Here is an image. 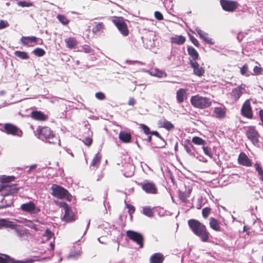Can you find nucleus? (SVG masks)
<instances>
[{
  "label": "nucleus",
  "instance_id": "obj_1",
  "mask_svg": "<svg viewBox=\"0 0 263 263\" xmlns=\"http://www.w3.org/2000/svg\"><path fill=\"white\" fill-rule=\"evenodd\" d=\"M188 224L193 233L198 236L202 241H209L210 234L204 224L198 220L193 219L188 221Z\"/></svg>",
  "mask_w": 263,
  "mask_h": 263
},
{
  "label": "nucleus",
  "instance_id": "obj_2",
  "mask_svg": "<svg viewBox=\"0 0 263 263\" xmlns=\"http://www.w3.org/2000/svg\"><path fill=\"white\" fill-rule=\"evenodd\" d=\"M36 133L39 138L43 141L44 140H48L49 143L54 144L57 141H60L58 138L55 136L53 132L48 127H39L36 129Z\"/></svg>",
  "mask_w": 263,
  "mask_h": 263
},
{
  "label": "nucleus",
  "instance_id": "obj_3",
  "mask_svg": "<svg viewBox=\"0 0 263 263\" xmlns=\"http://www.w3.org/2000/svg\"><path fill=\"white\" fill-rule=\"evenodd\" d=\"M191 103L194 107L199 109L209 107L212 104L210 99L199 95L192 96L191 99Z\"/></svg>",
  "mask_w": 263,
  "mask_h": 263
},
{
  "label": "nucleus",
  "instance_id": "obj_4",
  "mask_svg": "<svg viewBox=\"0 0 263 263\" xmlns=\"http://www.w3.org/2000/svg\"><path fill=\"white\" fill-rule=\"evenodd\" d=\"M111 21L123 36H126L128 35L129 31L125 23V20L123 17L112 16Z\"/></svg>",
  "mask_w": 263,
  "mask_h": 263
},
{
  "label": "nucleus",
  "instance_id": "obj_5",
  "mask_svg": "<svg viewBox=\"0 0 263 263\" xmlns=\"http://www.w3.org/2000/svg\"><path fill=\"white\" fill-rule=\"evenodd\" d=\"M20 210L24 212L33 215H37L41 212L40 208L36 206L31 201L21 204Z\"/></svg>",
  "mask_w": 263,
  "mask_h": 263
},
{
  "label": "nucleus",
  "instance_id": "obj_6",
  "mask_svg": "<svg viewBox=\"0 0 263 263\" xmlns=\"http://www.w3.org/2000/svg\"><path fill=\"white\" fill-rule=\"evenodd\" d=\"M2 131L8 135H11L19 137H22L23 134L22 131L20 128L10 123L5 124L4 126V129H2Z\"/></svg>",
  "mask_w": 263,
  "mask_h": 263
},
{
  "label": "nucleus",
  "instance_id": "obj_7",
  "mask_svg": "<svg viewBox=\"0 0 263 263\" xmlns=\"http://www.w3.org/2000/svg\"><path fill=\"white\" fill-rule=\"evenodd\" d=\"M11 229L14 230L16 235L21 240L28 239L30 234L29 231L22 226H18L14 222V228Z\"/></svg>",
  "mask_w": 263,
  "mask_h": 263
},
{
  "label": "nucleus",
  "instance_id": "obj_8",
  "mask_svg": "<svg viewBox=\"0 0 263 263\" xmlns=\"http://www.w3.org/2000/svg\"><path fill=\"white\" fill-rule=\"evenodd\" d=\"M51 190V194L58 198H64L68 195V192L66 189L55 184L52 185Z\"/></svg>",
  "mask_w": 263,
  "mask_h": 263
},
{
  "label": "nucleus",
  "instance_id": "obj_9",
  "mask_svg": "<svg viewBox=\"0 0 263 263\" xmlns=\"http://www.w3.org/2000/svg\"><path fill=\"white\" fill-rule=\"evenodd\" d=\"M143 191L146 193L155 194L157 193V189L155 184L152 181H149L147 180H144L142 182L139 183Z\"/></svg>",
  "mask_w": 263,
  "mask_h": 263
},
{
  "label": "nucleus",
  "instance_id": "obj_10",
  "mask_svg": "<svg viewBox=\"0 0 263 263\" xmlns=\"http://www.w3.org/2000/svg\"><path fill=\"white\" fill-rule=\"evenodd\" d=\"M246 136L254 145L258 146L259 135L254 127H249L246 132Z\"/></svg>",
  "mask_w": 263,
  "mask_h": 263
},
{
  "label": "nucleus",
  "instance_id": "obj_11",
  "mask_svg": "<svg viewBox=\"0 0 263 263\" xmlns=\"http://www.w3.org/2000/svg\"><path fill=\"white\" fill-rule=\"evenodd\" d=\"M126 235L130 239L139 245L140 248L143 247V237L140 233L128 230L126 232Z\"/></svg>",
  "mask_w": 263,
  "mask_h": 263
},
{
  "label": "nucleus",
  "instance_id": "obj_12",
  "mask_svg": "<svg viewBox=\"0 0 263 263\" xmlns=\"http://www.w3.org/2000/svg\"><path fill=\"white\" fill-rule=\"evenodd\" d=\"M61 204L65 213L62 219L66 222H71L74 220L75 215L68 204L65 202L62 203Z\"/></svg>",
  "mask_w": 263,
  "mask_h": 263
},
{
  "label": "nucleus",
  "instance_id": "obj_13",
  "mask_svg": "<svg viewBox=\"0 0 263 263\" xmlns=\"http://www.w3.org/2000/svg\"><path fill=\"white\" fill-rule=\"evenodd\" d=\"M241 113L243 117L249 119L253 118V113L250 100H247L242 105Z\"/></svg>",
  "mask_w": 263,
  "mask_h": 263
},
{
  "label": "nucleus",
  "instance_id": "obj_14",
  "mask_svg": "<svg viewBox=\"0 0 263 263\" xmlns=\"http://www.w3.org/2000/svg\"><path fill=\"white\" fill-rule=\"evenodd\" d=\"M220 2L223 9L227 11L233 12L238 7V3L235 1L220 0Z\"/></svg>",
  "mask_w": 263,
  "mask_h": 263
},
{
  "label": "nucleus",
  "instance_id": "obj_15",
  "mask_svg": "<svg viewBox=\"0 0 263 263\" xmlns=\"http://www.w3.org/2000/svg\"><path fill=\"white\" fill-rule=\"evenodd\" d=\"M245 86L241 84L232 89L231 92V97L235 101H237L245 93Z\"/></svg>",
  "mask_w": 263,
  "mask_h": 263
},
{
  "label": "nucleus",
  "instance_id": "obj_16",
  "mask_svg": "<svg viewBox=\"0 0 263 263\" xmlns=\"http://www.w3.org/2000/svg\"><path fill=\"white\" fill-rule=\"evenodd\" d=\"M195 30L199 34L200 37L207 44L210 45H214L215 44V42L213 40V39L208 36V33L201 30L198 27L196 28Z\"/></svg>",
  "mask_w": 263,
  "mask_h": 263
},
{
  "label": "nucleus",
  "instance_id": "obj_17",
  "mask_svg": "<svg viewBox=\"0 0 263 263\" xmlns=\"http://www.w3.org/2000/svg\"><path fill=\"white\" fill-rule=\"evenodd\" d=\"M190 63L191 67L193 68L194 73L196 76L201 77L203 74L204 69L202 67H200L196 61H191Z\"/></svg>",
  "mask_w": 263,
  "mask_h": 263
},
{
  "label": "nucleus",
  "instance_id": "obj_18",
  "mask_svg": "<svg viewBox=\"0 0 263 263\" xmlns=\"http://www.w3.org/2000/svg\"><path fill=\"white\" fill-rule=\"evenodd\" d=\"M238 161L240 164L247 167L251 166L252 165L251 160L245 153L240 154L238 158Z\"/></svg>",
  "mask_w": 263,
  "mask_h": 263
},
{
  "label": "nucleus",
  "instance_id": "obj_19",
  "mask_svg": "<svg viewBox=\"0 0 263 263\" xmlns=\"http://www.w3.org/2000/svg\"><path fill=\"white\" fill-rule=\"evenodd\" d=\"M37 37L35 36H23L21 39V42L24 45L28 46H33L36 44Z\"/></svg>",
  "mask_w": 263,
  "mask_h": 263
},
{
  "label": "nucleus",
  "instance_id": "obj_20",
  "mask_svg": "<svg viewBox=\"0 0 263 263\" xmlns=\"http://www.w3.org/2000/svg\"><path fill=\"white\" fill-rule=\"evenodd\" d=\"M192 192V188L190 186H185V191L179 190V197L180 200L183 202H185L187 198L189 197Z\"/></svg>",
  "mask_w": 263,
  "mask_h": 263
},
{
  "label": "nucleus",
  "instance_id": "obj_21",
  "mask_svg": "<svg viewBox=\"0 0 263 263\" xmlns=\"http://www.w3.org/2000/svg\"><path fill=\"white\" fill-rule=\"evenodd\" d=\"M95 25L92 29V31L96 35H100L105 29V26L102 22L95 23Z\"/></svg>",
  "mask_w": 263,
  "mask_h": 263
},
{
  "label": "nucleus",
  "instance_id": "obj_22",
  "mask_svg": "<svg viewBox=\"0 0 263 263\" xmlns=\"http://www.w3.org/2000/svg\"><path fill=\"white\" fill-rule=\"evenodd\" d=\"M2 202L5 203L0 205V209L11 206L13 204V200L11 196L6 195L2 200Z\"/></svg>",
  "mask_w": 263,
  "mask_h": 263
},
{
  "label": "nucleus",
  "instance_id": "obj_23",
  "mask_svg": "<svg viewBox=\"0 0 263 263\" xmlns=\"http://www.w3.org/2000/svg\"><path fill=\"white\" fill-rule=\"evenodd\" d=\"M214 113L216 118L222 119L226 116V109L224 107H215L214 109Z\"/></svg>",
  "mask_w": 263,
  "mask_h": 263
},
{
  "label": "nucleus",
  "instance_id": "obj_24",
  "mask_svg": "<svg viewBox=\"0 0 263 263\" xmlns=\"http://www.w3.org/2000/svg\"><path fill=\"white\" fill-rule=\"evenodd\" d=\"M164 260V256L160 253H156L152 255L149 259L151 263H162Z\"/></svg>",
  "mask_w": 263,
  "mask_h": 263
},
{
  "label": "nucleus",
  "instance_id": "obj_25",
  "mask_svg": "<svg viewBox=\"0 0 263 263\" xmlns=\"http://www.w3.org/2000/svg\"><path fill=\"white\" fill-rule=\"evenodd\" d=\"M176 98L177 101L179 103H182L187 98L186 91L185 89L180 88L176 92Z\"/></svg>",
  "mask_w": 263,
  "mask_h": 263
},
{
  "label": "nucleus",
  "instance_id": "obj_26",
  "mask_svg": "<svg viewBox=\"0 0 263 263\" xmlns=\"http://www.w3.org/2000/svg\"><path fill=\"white\" fill-rule=\"evenodd\" d=\"M31 117L35 120L45 121L47 119V116L40 111H34L31 112Z\"/></svg>",
  "mask_w": 263,
  "mask_h": 263
},
{
  "label": "nucleus",
  "instance_id": "obj_27",
  "mask_svg": "<svg viewBox=\"0 0 263 263\" xmlns=\"http://www.w3.org/2000/svg\"><path fill=\"white\" fill-rule=\"evenodd\" d=\"M119 138L124 143H128L130 141L132 137L130 133L122 131L119 133Z\"/></svg>",
  "mask_w": 263,
  "mask_h": 263
},
{
  "label": "nucleus",
  "instance_id": "obj_28",
  "mask_svg": "<svg viewBox=\"0 0 263 263\" xmlns=\"http://www.w3.org/2000/svg\"><path fill=\"white\" fill-rule=\"evenodd\" d=\"M159 125L167 130H172L174 128V125L170 121L163 119L159 121Z\"/></svg>",
  "mask_w": 263,
  "mask_h": 263
},
{
  "label": "nucleus",
  "instance_id": "obj_29",
  "mask_svg": "<svg viewBox=\"0 0 263 263\" xmlns=\"http://www.w3.org/2000/svg\"><path fill=\"white\" fill-rule=\"evenodd\" d=\"M14 228V222L5 219H0V229L3 228Z\"/></svg>",
  "mask_w": 263,
  "mask_h": 263
},
{
  "label": "nucleus",
  "instance_id": "obj_30",
  "mask_svg": "<svg viewBox=\"0 0 263 263\" xmlns=\"http://www.w3.org/2000/svg\"><path fill=\"white\" fill-rule=\"evenodd\" d=\"M185 37L182 35H175L171 38L172 43H175L177 45H182L185 42Z\"/></svg>",
  "mask_w": 263,
  "mask_h": 263
},
{
  "label": "nucleus",
  "instance_id": "obj_31",
  "mask_svg": "<svg viewBox=\"0 0 263 263\" xmlns=\"http://www.w3.org/2000/svg\"><path fill=\"white\" fill-rule=\"evenodd\" d=\"M146 72L152 76H155L158 78H163L166 76V74L165 72L160 70L158 69H155L153 70H146Z\"/></svg>",
  "mask_w": 263,
  "mask_h": 263
},
{
  "label": "nucleus",
  "instance_id": "obj_32",
  "mask_svg": "<svg viewBox=\"0 0 263 263\" xmlns=\"http://www.w3.org/2000/svg\"><path fill=\"white\" fill-rule=\"evenodd\" d=\"M187 52L190 56L192 58V60H190V61H196L198 59L199 57L198 53L192 46L188 47Z\"/></svg>",
  "mask_w": 263,
  "mask_h": 263
},
{
  "label": "nucleus",
  "instance_id": "obj_33",
  "mask_svg": "<svg viewBox=\"0 0 263 263\" xmlns=\"http://www.w3.org/2000/svg\"><path fill=\"white\" fill-rule=\"evenodd\" d=\"M67 47L72 49L77 45V41L74 37H70L65 40Z\"/></svg>",
  "mask_w": 263,
  "mask_h": 263
},
{
  "label": "nucleus",
  "instance_id": "obj_34",
  "mask_svg": "<svg viewBox=\"0 0 263 263\" xmlns=\"http://www.w3.org/2000/svg\"><path fill=\"white\" fill-rule=\"evenodd\" d=\"M210 225L211 228L216 231H220V227L219 225V223L216 219L211 217L210 219Z\"/></svg>",
  "mask_w": 263,
  "mask_h": 263
},
{
  "label": "nucleus",
  "instance_id": "obj_35",
  "mask_svg": "<svg viewBox=\"0 0 263 263\" xmlns=\"http://www.w3.org/2000/svg\"><path fill=\"white\" fill-rule=\"evenodd\" d=\"M184 147L186 153L191 156L195 157V148L188 142L187 144H184Z\"/></svg>",
  "mask_w": 263,
  "mask_h": 263
},
{
  "label": "nucleus",
  "instance_id": "obj_36",
  "mask_svg": "<svg viewBox=\"0 0 263 263\" xmlns=\"http://www.w3.org/2000/svg\"><path fill=\"white\" fill-rule=\"evenodd\" d=\"M101 159V156L100 155V154L98 153H97L94 157L91 164H90V167H95L97 168L99 164L100 163Z\"/></svg>",
  "mask_w": 263,
  "mask_h": 263
},
{
  "label": "nucleus",
  "instance_id": "obj_37",
  "mask_svg": "<svg viewBox=\"0 0 263 263\" xmlns=\"http://www.w3.org/2000/svg\"><path fill=\"white\" fill-rule=\"evenodd\" d=\"M254 167H255L256 171L258 173V176L259 177V179H260V180H261L263 182V169H262V167L261 166L260 164L257 162L255 163Z\"/></svg>",
  "mask_w": 263,
  "mask_h": 263
},
{
  "label": "nucleus",
  "instance_id": "obj_38",
  "mask_svg": "<svg viewBox=\"0 0 263 263\" xmlns=\"http://www.w3.org/2000/svg\"><path fill=\"white\" fill-rule=\"evenodd\" d=\"M142 213L148 217H152L154 216V212L153 211V209L150 206H144L142 209Z\"/></svg>",
  "mask_w": 263,
  "mask_h": 263
},
{
  "label": "nucleus",
  "instance_id": "obj_39",
  "mask_svg": "<svg viewBox=\"0 0 263 263\" xmlns=\"http://www.w3.org/2000/svg\"><path fill=\"white\" fill-rule=\"evenodd\" d=\"M14 54L16 57L23 60H27L29 58L28 53L24 51H16Z\"/></svg>",
  "mask_w": 263,
  "mask_h": 263
},
{
  "label": "nucleus",
  "instance_id": "obj_40",
  "mask_svg": "<svg viewBox=\"0 0 263 263\" xmlns=\"http://www.w3.org/2000/svg\"><path fill=\"white\" fill-rule=\"evenodd\" d=\"M192 141L195 144L199 145L204 146L206 144L205 141L199 137H194L192 138Z\"/></svg>",
  "mask_w": 263,
  "mask_h": 263
},
{
  "label": "nucleus",
  "instance_id": "obj_41",
  "mask_svg": "<svg viewBox=\"0 0 263 263\" xmlns=\"http://www.w3.org/2000/svg\"><path fill=\"white\" fill-rule=\"evenodd\" d=\"M57 17L60 22L64 25H67L69 22V21L67 18V17L63 15L58 14Z\"/></svg>",
  "mask_w": 263,
  "mask_h": 263
},
{
  "label": "nucleus",
  "instance_id": "obj_42",
  "mask_svg": "<svg viewBox=\"0 0 263 263\" xmlns=\"http://www.w3.org/2000/svg\"><path fill=\"white\" fill-rule=\"evenodd\" d=\"M20 222L25 223V225L29 228L36 230V226L30 220L25 219L23 221H20Z\"/></svg>",
  "mask_w": 263,
  "mask_h": 263
},
{
  "label": "nucleus",
  "instance_id": "obj_43",
  "mask_svg": "<svg viewBox=\"0 0 263 263\" xmlns=\"http://www.w3.org/2000/svg\"><path fill=\"white\" fill-rule=\"evenodd\" d=\"M33 53L37 57H42L45 54V51L42 48H37L33 51Z\"/></svg>",
  "mask_w": 263,
  "mask_h": 263
},
{
  "label": "nucleus",
  "instance_id": "obj_44",
  "mask_svg": "<svg viewBox=\"0 0 263 263\" xmlns=\"http://www.w3.org/2000/svg\"><path fill=\"white\" fill-rule=\"evenodd\" d=\"M17 5L22 7H29L33 6V4L27 1H20L17 3Z\"/></svg>",
  "mask_w": 263,
  "mask_h": 263
},
{
  "label": "nucleus",
  "instance_id": "obj_45",
  "mask_svg": "<svg viewBox=\"0 0 263 263\" xmlns=\"http://www.w3.org/2000/svg\"><path fill=\"white\" fill-rule=\"evenodd\" d=\"M202 149L203 150V152L206 156H209L210 158L212 157L213 154L211 151V148L208 146H205L204 145L203 146Z\"/></svg>",
  "mask_w": 263,
  "mask_h": 263
},
{
  "label": "nucleus",
  "instance_id": "obj_46",
  "mask_svg": "<svg viewBox=\"0 0 263 263\" xmlns=\"http://www.w3.org/2000/svg\"><path fill=\"white\" fill-rule=\"evenodd\" d=\"M240 73L242 75L246 76H249L248 73V66L246 64L244 65L240 69Z\"/></svg>",
  "mask_w": 263,
  "mask_h": 263
},
{
  "label": "nucleus",
  "instance_id": "obj_47",
  "mask_svg": "<svg viewBox=\"0 0 263 263\" xmlns=\"http://www.w3.org/2000/svg\"><path fill=\"white\" fill-rule=\"evenodd\" d=\"M140 126L145 134L149 135L151 134L150 129L148 126L143 124H141Z\"/></svg>",
  "mask_w": 263,
  "mask_h": 263
},
{
  "label": "nucleus",
  "instance_id": "obj_48",
  "mask_svg": "<svg viewBox=\"0 0 263 263\" xmlns=\"http://www.w3.org/2000/svg\"><path fill=\"white\" fill-rule=\"evenodd\" d=\"M82 51L85 53H91L92 50L89 46L85 45L82 46Z\"/></svg>",
  "mask_w": 263,
  "mask_h": 263
},
{
  "label": "nucleus",
  "instance_id": "obj_49",
  "mask_svg": "<svg viewBox=\"0 0 263 263\" xmlns=\"http://www.w3.org/2000/svg\"><path fill=\"white\" fill-rule=\"evenodd\" d=\"M210 213V209L209 208H205L202 210V216L204 218H207Z\"/></svg>",
  "mask_w": 263,
  "mask_h": 263
},
{
  "label": "nucleus",
  "instance_id": "obj_50",
  "mask_svg": "<svg viewBox=\"0 0 263 263\" xmlns=\"http://www.w3.org/2000/svg\"><path fill=\"white\" fill-rule=\"evenodd\" d=\"M9 26V24L7 21L1 20L0 21V29H4Z\"/></svg>",
  "mask_w": 263,
  "mask_h": 263
},
{
  "label": "nucleus",
  "instance_id": "obj_51",
  "mask_svg": "<svg viewBox=\"0 0 263 263\" xmlns=\"http://www.w3.org/2000/svg\"><path fill=\"white\" fill-rule=\"evenodd\" d=\"M53 235V233L48 229H47L44 234V236L46 237L48 239H50Z\"/></svg>",
  "mask_w": 263,
  "mask_h": 263
},
{
  "label": "nucleus",
  "instance_id": "obj_52",
  "mask_svg": "<svg viewBox=\"0 0 263 263\" xmlns=\"http://www.w3.org/2000/svg\"><path fill=\"white\" fill-rule=\"evenodd\" d=\"M81 255V251L80 250H78L76 251L74 253H70L68 257V258H77Z\"/></svg>",
  "mask_w": 263,
  "mask_h": 263
},
{
  "label": "nucleus",
  "instance_id": "obj_53",
  "mask_svg": "<svg viewBox=\"0 0 263 263\" xmlns=\"http://www.w3.org/2000/svg\"><path fill=\"white\" fill-rule=\"evenodd\" d=\"M96 97L100 100H103L105 99V95L101 92H98L95 94Z\"/></svg>",
  "mask_w": 263,
  "mask_h": 263
},
{
  "label": "nucleus",
  "instance_id": "obj_54",
  "mask_svg": "<svg viewBox=\"0 0 263 263\" xmlns=\"http://www.w3.org/2000/svg\"><path fill=\"white\" fill-rule=\"evenodd\" d=\"M154 15H155V18L156 19H157L158 20L161 21V20H163V15L159 11H155Z\"/></svg>",
  "mask_w": 263,
  "mask_h": 263
},
{
  "label": "nucleus",
  "instance_id": "obj_55",
  "mask_svg": "<svg viewBox=\"0 0 263 263\" xmlns=\"http://www.w3.org/2000/svg\"><path fill=\"white\" fill-rule=\"evenodd\" d=\"M15 179V177L13 176H4L3 178V181L4 182H10L11 181H14Z\"/></svg>",
  "mask_w": 263,
  "mask_h": 263
},
{
  "label": "nucleus",
  "instance_id": "obj_56",
  "mask_svg": "<svg viewBox=\"0 0 263 263\" xmlns=\"http://www.w3.org/2000/svg\"><path fill=\"white\" fill-rule=\"evenodd\" d=\"M253 71L256 74H259L262 73L263 69L261 67L255 66L254 67Z\"/></svg>",
  "mask_w": 263,
  "mask_h": 263
},
{
  "label": "nucleus",
  "instance_id": "obj_57",
  "mask_svg": "<svg viewBox=\"0 0 263 263\" xmlns=\"http://www.w3.org/2000/svg\"><path fill=\"white\" fill-rule=\"evenodd\" d=\"M126 207L128 209V213L130 215L134 213L135 209L134 206L130 204H126Z\"/></svg>",
  "mask_w": 263,
  "mask_h": 263
},
{
  "label": "nucleus",
  "instance_id": "obj_58",
  "mask_svg": "<svg viewBox=\"0 0 263 263\" xmlns=\"http://www.w3.org/2000/svg\"><path fill=\"white\" fill-rule=\"evenodd\" d=\"M191 41L194 44V45L197 47H199V44L198 40L193 36L190 37Z\"/></svg>",
  "mask_w": 263,
  "mask_h": 263
},
{
  "label": "nucleus",
  "instance_id": "obj_59",
  "mask_svg": "<svg viewBox=\"0 0 263 263\" xmlns=\"http://www.w3.org/2000/svg\"><path fill=\"white\" fill-rule=\"evenodd\" d=\"M84 142L86 145H90L92 143V139L89 137H86L84 140Z\"/></svg>",
  "mask_w": 263,
  "mask_h": 263
},
{
  "label": "nucleus",
  "instance_id": "obj_60",
  "mask_svg": "<svg viewBox=\"0 0 263 263\" xmlns=\"http://www.w3.org/2000/svg\"><path fill=\"white\" fill-rule=\"evenodd\" d=\"M37 167L36 164H33L29 166V169L27 171V173H30L31 171L35 170Z\"/></svg>",
  "mask_w": 263,
  "mask_h": 263
},
{
  "label": "nucleus",
  "instance_id": "obj_61",
  "mask_svg": "<svg viewBox=\"0 0 263 263\" xmlns=\"http://www.w3.org/2000/svg\"><path fill=\"white\" fill-rule=\"evenodd\" d=\"M0 263H9V261L6 258L0 257Z\"/></svg>",
  "mask_w": 263,
  "mask_h": 263
},
{
  "label": "nucleus",
  "instance_id": "obj_62",
  "mask_svg": "<svg viewBox=\"0 0 263 263\" xmlns=\"http://www.w3.org/2000/svg\"><path fill=\"white\" fill-rule=\"evenodd\" d=\"M135 103L136 100L134 98H132L129 99L128 101V104L129 105H134Z\"/></svg>",
  "mask_w": 263,
  "mask_h": 263
},
{
  "label": "nucleus",
  "instance_id": "obj_63",
  "mask_svg": "<svg viewBox=\"0 0 263 263\" xmlns=\"http://www.w3.org/2000/svg\"><path fill=\"white\" fill-rule=\"evenodd\" d=\"M31 261H22V260H17L13 262V263H31Z\"/></svg>",
  "mask_w": 263,
  "mask_h": 263
},
{
  "label": "nucleus",
  "instance_id": "obj_64",
  "mask_svg": "<svg viewBox=\"0 0 263 263\" xmlns=\"http://www.w3.org/2000/svg\"><path fill=\"white\" fill-rule=\"evenodd\" d=\"M151 135H155L157 137H160L161 138L159 134L157 132V131H153V132H151Z\"/></svg>",
  "mask_w": 263,
  "mask_h": 263
}]
</instances>
